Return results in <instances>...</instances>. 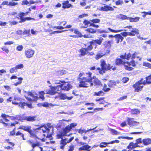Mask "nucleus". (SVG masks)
I'll return each instance as SVG.
<instances>
[{
	"label": "nucleus",
	"mask_w": 151,
	"mask_h": 151,
	"mask_svg": "<svg viewBox=\"0 0 151 151\" xmlns=\"http://www.w3.org/2000/svg\"><path fill=\"white\" fill-rule=\"evenodd\" d=\"M119 141L118 140H115L112 141H111L108 143H103L104 144L106 145V144H113L115 143H119Z\"/></svg>",
	"instance_id": "49"
},
{
	"label": "nucleus",
	"mask_w": 151,
	"mask_h": 151,
	"mask_svg": "<svg viewBox=\"0 0 151 151\" xmlns=\"http://www.w3.org/2000/svg\"><path fill=\"white\" fill-rule=\"evenodd\" d=\"M108 30H109L110 32H114V33H117L119 32H121L123 31L122 29H120L119 30H114L113 29H111L110 28H108Z\"/></svg>",
	"instance_id": "46"
},
{
	"label": "nucleus",
	"mask_w": 151,
	"mask_h": 151,
	"mask_svg": "<svg viewBox=\"0 0 151 151\" xmlns=\"http://www.w3.org/2000/svg\"><path fill=\"white\" fill-rule=\"evenodd\" d=\"M59 98L60 99L65 100L66 99L67 96L66 94L64 93H60L58 96L55 97V99Z\"/></svg>",
	"instance_id": "28"
},
{
	"label": "nucleus",
	"mask_w": 151,
	"mask_h": 151,
	"mask_svg": "<svg viewBox=\"0 0 151 151\" xmlns=\"http://www.w3.org/2000/svg\"><path fill=\"white\" fill-rule=\"evenodd\" d=\"M74 32L75 34L78 35L80 36H81V33L78 31V29H76L74 30Z\"/></svg>",
	"instance_id": "62"
},
{
	"label": "nucleus",
	"mask_w": 151,
	"mask_h": 151,
	"mask_svg": "<svg viewBox=\"0 0 151 151\" xmlns=\"http://www.w3.org/2000/svg\"><path fill=\"white\" fill-rule=\"evenodd\" d=\"M124 28H127L129 29H132L130 32H129V36H134L139 34L138 29L136 28H133L132 26L129 25L125 27Z\"/></svg>",
	"instance_id": "12"
},
{
	"label": "nucleus",
	"mask_w": 151,
	"mask_h": 151,
	"mask_svg": "<svg viewBox=\"0 0 151 151\" xmlns=\"http://www.w3.org/2000/svg\"><path fill=\"white\" fill-rule=\"evenodd\" d=\"M142 143L144 145H148L151 144V139L150 138L144 139L142 140Z\"/></svg>",
	"instance_id": "25"
},
{
	"label": "nucleus",
	"mask_w": 151,
	"mask_h": 151,
	"mask_svg": "<svg viewBox=\"0 0 151 151\" xmlns=\"http://www.w3.org/2000/svg\"><path fill=\"white\" fill-rule=\"evenodd\" d=\"M115 4L116 6L122 5L124 4V1L122 0H117L115 1Z\"/></svg>",
	"instance_id": "43"
},
{
	"label": "nucleus",
	"mask_w": 151,
	"mask_h": 151,
	"mask_svg": "<svg viewBox=\"0 0 151 151\" xmlns=\"http://www.w3.org/2000/svg\"><path fill=\"white\" fill-rule=\"evenodd\" d=\"M100 66L102 70L105 72L106 69V64L104 60H102L101 61Z\"/></svg>",
	"instance_id": "27"
},
{
	"label": "nucleus",
	"mask_w": 151,
	"mask_h": 151,
	"mask_svg": "<svg viewBox=\"0 0 151 151\" xmlns=\"http://www.w3.org/2000/svg\"><path fill=\"white\" fill-rule=\"evenodd\" d=\"M129 17H127L126 15H121L120 16V19L122 20H129Z\"/></svg>",
	"instance_id": "54"
},
{
	"label": "nucleus",
	"mask_w": 151,
	"mask_h": 151,
	"mask_svg": "<svg viewBox=\"0 0 151 151\" xmlns=\"http://www.w3.org/2000/svg\"><path fill=\"white\" fill-rule=\"evenodd\" d=\"M104 93L102 91H100L98 92H95L94 93V95L99 96L104 95Z\"/></svg>",
	"instance_id": "38"
},
{
	"label": "nucleus",
	"mask_w": 151,
	"mask_h": 151,
	"mask_svg": "<svg viewBox=\"0 0 151 151\" xmlns=\"http://www.w3.org/2000/svg\"><path fill=\"white\" fill-rule=\"evenodd\" d=\"M16 136H20V137L22 138L23 140H26V138L24 137V134L22 133L20 131H18L16 133Z\"/></svg>",
	"instance_id": "29"
},
{
	"label": "nucleus",
	"mask_w": 151,
	"mask_h": 151,
	"mask_svg": "<svg viewBox=\"0 0 151 151\" xmlns=\"http://www.w3.org/2000/svg\"><path fill=\"white\" fill-rule=\"evenodd\" d=\"M107 85L106 84H104L102 90L105 92H108L110 90V88L109 87L107 88Z\"/></svg>",
	"instance_id": "41"
},
{
	"label": "nucleus",
	"mask_w": 151,
	"mask_h": 151,
	"mask_svg": "<svg viewBox=\"0 0 151 151\" xmlns=\"http://www.w3.org/2000/svg\"><path fill=\"white\" fill-rule=\"evenodd\" d=\"M120 81L119 80L115 81L113 80H109L107 83V85L109 88H113L117 84L120 83Z\"/></svg>",
	"instance_id": "14"
},
{
	"label": "nucleus",
	"mask_w": 151,
	"mask_h": 151,
	"mask_svg": "<svg viewBox=\"0 0 151 151\" xmlns=\"http://www.w3.org/2000/svg\"><path fill=\"white\" fill-rule=\"evenodd\" d=\"M15 67L17 70L22 68L24 67V66L22 64H20L16 65Z\"/></svg>",
	"instance_id": "55"
},
{
	"label": "nucleus",
	"mask_w": 151,
	"mask_h": 151,
	"mask_svg": "<svg viewBox=\"0 0 151 151\" xmlns=\"http://www.w3.org/2000/svg\"><path fill=\"white\" fill-rule=\"evenodd\" d=\"M75 147L74 145L71 144L69 146L68 148L66 151H73Z\"/></svg>",
	"instance_id": "47"
},
{
	"label": "nucleus",
	"mask_w": 151,
	"mask_h": 151,
	"mask_svg": "<svg viewBox=\"0 0 151 151\" xmlns=\"http://www.w3.org/2000/svg\"><path fill=\"white\" fill-rule=\"evenodd\" d=\"M140 113V111L137 109H132L131 111V113L132 115H137Z\"/></svg>",
	"instance_id": "30"
},
{
	"label": "nucleus",
	"mask_w": 151,
	"mask_h": 151,
	"mask_svg": "<svg viewBox=\"0 0 151 151\" xmlns=\"http://www.w3.org/2000/svg\"><path fill=\"white\" fill-rule=\"evenodd\" d=\"M14 100L18 101L19 102L16 101H12V104L14 105H18V106L22 109H24L25 106H27L29 108L33 107L32 104L31 103H27V102H25L24 99L15 97L14 98Z\"/></svg>",
	"instance_id": "6"
},
{
	"label": "nucleus",
	"mask_w": 151,
	"mask_h": 151,
	"mask_svg": "<svg viewBox=\"0 0 151 151\" xmlns=\"http://www.w3.org/2000/svg\"><path fill=\"white\" fill-rule=\"evenodd\" d=\"M39 98L43 100L45 99V97L44 95L45 93L44 91H41L39 92Z\"/></svg>",
	"instance_id": "45"
},
{
	"label": "nucleus",
	"mask_w": 151,
	"mask_h": 151,
	"mask_svg": "<svg viewBox=\"0 0 151 151\" xmlns=\"http://www.w3.org/2000/svg\"><path fill=\"white\" fill-rule=\"evenodd\" d=\"M62 8L63 9H68L70 7H73V6L70 4L69 3L68 0L64 1L62 3Z\"/></svg>",
	"instance_id": "17"
},
{
	"label": "nucleus",
	"mask_w": 151,
	"mask_h": 151,
	"mask_svg": "<svg viewBox=\"0 0 151 151\" xmlns=\"http://www.w3.org/2000/svg\"><path fill=\"white\" fill-rule=\"evenodd\" d=\"M127 95H125L124 96H122L117 99L118 101H122L125 99L127 98Z\"/></svg>",
	"instance_id": "53"
},
{
	"label": "nucleus",
	"mask_w": 151,
	"mask_h": 151,
	"mask_svg": "<svg viewBox=\"0 0 151 151\" xmlns=\"http://www.w3.org/2000/svg\"><path fill=\"white\" fill-rule=\"evenodd\" d=\"M50 88L46 92V94L50 95H54L58 93V91H60L58 86H50Z\"/></svg>",
	"instance_id": "11"
},
{
	"label": "nucleus",
	"mask_w": 151,
	"mask_h": 151,
	"mask_svg": "<svg viewBox=\"0 0 151 151\" xmlns=\"http://www.w3.org/2000/svg\"><path fill=\"white\" fill-rule=\"evenodd\" d=\"M104 97H102L96 99V101H99V104H104L105 103V101L104 100Z\"/></svg>",
	"instance_id": "34"
},
{
	"label": "nucleus",
	"mask_w": 151,
	"mask_h": 151,
	"mask_svg": "<svg viewBox=\"0 0 151 151\" xmlns=\"http://www.w3.org/2000/svg\"><path fill=\"white\" fill-rule=\"evenodd\" d=\"M18 4L17 2H10L9 3V6H15L18 5Z\"/></svg>",
	"instance_id": "51"
},
{
	"label": "nucleus",
	"mask_w": 151,
	"mask_h": 151,
	"mask_svg": "<svg viewBox=\"0 0 151 151\" xmlns=\"http://www.w3.org/2000/svg\"><path fill=\"white\" fill-rule=\"evenodd\" d=\"M104 39L101 37H100L99 39L95 40H92L91 41L89 42L88 43L89 45L86 48L82 47L78 50L79 53V56L80 57L84 56L86 55L88 56H93L94 55V53L93 51L89 52L93 49V46H95L96 49L98 45H101Z\"/></svg>",
	"instance_id": "2"
},
{
	"label": "nucleus",
	"mask_w": 151,
	"mask_h": 151,
	"mask_svg": "<svg viewBox=\"0 0 151 151\" xmlns=\"http://www.w3.org/2000/svg\"><path fill=\"white\" fill-rule=\"evenodd\" d=\"M145 78V80L142 81L143 85L151 84V74L146 77Z\"/></svg>",
	"instance_id": "19"
},
{
	"label": "nucleus",
	"mask_w": 151,
	"mask_h": 151,
	"mask_svg": "<svg viewBox=\"0 0 151 151\" xmlns=\"http://www.w3.org/2000/svg\"><path fill=\"white\" fill-rule=\"evenodd\" d=\"M23 47L22 45L18 46L17 47V50L19 51H21L22 50Z\"/></svg>",
	"instance_id": "64"
},
{
	"label": "nucleus",
	"mask_w": 151,
	"mask_h": 151,
	"mask_svg": "<svg viewBox=\"0 0 151 151\" xmlns=\"http://www.w3.org/2000/svg\"><path fill=\"white\" fill-rule=\"evenodd\" d=\"M29 142L31 144L32 147L33 148L36 146H39L40 145V143L37 141L35 143H32L31 140H29Z\"/></svg>",
	"instance_id": "36"
},
{
	"label": "nucleus",
	"mask_w": 151,
	"mask_h": 151,
	"mask_svg": "<svg viewBox=\"0 0 151 151\" xmlns=\"http://www.w3.org/2000/svg\"><path fill=\"white\" fill-rule=\"evenodd\" d=\"M36 9V6H32L28 9V11L30 12L32 10H35Z\"/></svg>",
	"instance_id": "63"
},
{
	"label": "nucleus",
	"mask_w": 151,
	"mask_h": 151,
	"mask_svg": "<svg viewBox=\"0 0 151 151\" xmlns=\"http://www.w3.org/2000/svg\"><path fill=\"white\" fill-rule=\"evenodd\" d=\"M103 45L106 48H109L111 47V42L110 41H104Z\"/></svg>",
	"instance_id": "26"
},
{
	"label": "nucleus",
	"mask_w": 151,
	"mask_h": 151,
	"mask_svg": "<svg viewBox=\"0 0 151 151\" xmlns=\"http://www.w3.org/2000/svg\"><path fill=\"white\" fill-rule=\"evenodd\" d=\"M85 31L88 32L92 34L95 33L97 32V30L96 29L91 28H88L86 29Z\"/></svg>",
	"instance_id": "31"
},
{
	"label": "nucleus",
	"mask_w": 151,
	"mask_h": 151,
	"mask_svg": "<svg viewBox=\"0 0 151 151\" xmlns=\"http://www.w3.org/2000/svg\"><path fill=\"white\" fill-rule=\"evenodd\" d=\"M91 21L88 20L87 19H85L83 21V23L84 24V26H81V28H87L88 26H91V24H92V23H91Z\"/></svg>",
	"instance_id": "21"
},
{
	"label": "nucleus",
	"mask_w": 151,
	"mask_h": 151,
	"mask_svg": "<svg viewBox=\"0 0 151 151\" xmlns=\"http://www.w3.org/2000/svg\"><path fill=\"white\" fill-rule=\"evenodd\" d=\"M36 117L35 116H26L24 119L27 121L33 122L36 120Z\"/></svg>",
	"instance_id": "24"
},
{
	"label": "nucleus",
	"mask_w": 151,
	"mask_h": 151,
	"mask_svg": "<svg viewBox=\"0 0 151 151\" xmlns=\"http://www.w3.org/2000/svg\"><path fill=\"white\" fill-rule=\"evenodd\" d=\"M96 69L99 70V73L101 74H103V73H105L104 71L102 70L101 68H100L99 67H98L96 68Z\"/></svg>",
	"instance_id": "58"
},
{
	"label": "nucleus",
	"mask_w": 151,
	"mask_h": 151,
	"mask_svg": "<svg viewBox=\"0 0 151 151\" xmlns=\"http://www.w3.org/2000/svg\"><path fill=\"white\" fill-rule=\"evenodd\" d=\"M17 70L16 67H15L10 69L9 70V72L11 73H13L14 72H16L17 71Z\"/></svg>",
	"instance_id": "52"
},
{
	"label": "nucleus",
	"mask_w": 151,
	"mask_h": 151,
	"mask_svg": "<svg viewBox=\"0 0 151 151\" xmlns=\"http://www.w3.org/2000/svg\"><path fill=\"white\" fill-rule=\"evenodd\" d=\"M79 84V86L80 87L87 88L88 87V83L92 82V73L91 72L86 73L84 74V76L80 78Z\"/></svg>",
	"instance_id": "3"
},
{
	"label": "nucleus",
	"mask_w": 151,
	"mask_h": 151,
	"mask_svg": "<svg viewBox=\"0 0 151 151\" xmlns=\"http://www.w3.org/2000/svg\"><path fill=\"white\" fill-rule=\"evenodd\" d=\"M30 32V30H25L23 32L22 34L23 35H29Z\"/></svg>",
	"instance_id": "61"
},
{
	"label": "nucleus",
	"mask_w": 151,
	"mask_h": 151,
	"mask_svg": "<svg viewBox=\"0 0 151 151\" xmlns=\"http://www.w3.org/2000/svg\"><path fill=\"white\" fill-rule=\"evenodd\" d=\"M2 50L4 51L6 53H8L9 52V50L6 47L4 46L3 47L1 48Z\"/></svg>",
	"instance_id": "56"
},
{
	"label": "nucleus",
	"mask_w": 151,
	"mask_h": 151,
	"mask_svg": "<svg viewBox=\"0 0 151 151\" xmlns=\"http://www.w3.org/2000/svg\"><path fill=\"white\" fill-rule=\"evenodd\" d=\"M123 59L120 58H117L115 60V64L116 65L121 66L124 65V62Z\"/></svg>",
	"instance_id": "23"
},
{
	"label": "nucleus",
	"mask_w": 151,
	"mask_h": 151,
	"mask_svg": "<svg viewBox=\"0 0 151 151\" xmlns=\"http://www.w3.org/2000/svg\"><path fill=\"white\" fill-rule=\"evenodd\" d=\"M18 79L19 81L14 84V85L15 86H17L19 85L20 84L22 83V80H23V78L21 77L18 78Z\"/></svg>",
	"instance_id": "42"
},
{
	"label": "nucleus",
	"mask_w": 151,
	"mask_h": 151,
	"mask_svg": "<svg viewBox=\"0 0 151 151\" xmlns=\"http://www.w3.org/2000/svg\"><path fill=\"white\" fill-rule=\"evenodd\" d=\"M106 54V53L104 52L103 51H100L96 54L95 58L96 60H98L105 55Z\"/></svg>",
	"instance_id": "22"
},
{
	"label": "nucleus",
	"mask_w": 151,
	"mask_h": 151,
	"mask_svg": "<svg viewBox=\"0 0 151 151\" xmlns=\"http://www.w3.org/2000/svg\"><path fill=\"white\" fill-rule=\"evenodd\" d=\"M134 60H132L130 61H126L124 62V66L125 69L128 71H130L133 70L134 68L131 67L136 66V63Z\"/></svg>",
	"instance_id": "9"
},
{
	"label": "nucleus",
	"mask_w": 151,
	"mask_h": 151,
	"mask_svg": "<svg viewBox=\"0 0 151 151\" xmlns=\"http://www.w3.org/2000/svg\"><path fill=\"white\" fill-rule=\"evenodd\" d=\"M91 22H92V23L93 24L96 23H99L100 21V19H93L91 20H90Z\"/></svg>",
	"instance_id": "48"
},
{
	"label": "nucleus",
	"mask_w": 151,
	"mask_h": 151,
	"mask_svg": "<svg viewBox=\"0 0 151 151\" xmlns=\"http://www.w3.org/2000/svg\"><path fill=\"white\" fill-rule=\"evenodd\" d=\"M106 70H110L111 69L113 70H116V68L115 67H113L112 66H111V65L108 64H107V65L106 67Z\"/></svg>",
	"instance_id": "35"
},
{
	"label": "nucleus",
	"mask_w": 151,
	"mask_h": 151,
	"mask_svg": "<svg viewBox=\"0 0 151 151\" xmlns=\"http://www.w3.org/2000/svg\"><path fill=\"white\" fill-rule=\"evenodd\" d=\"M24 53L27 58H30L33 56L35 53V51L31 49H28L25 50Z\"/></svg>",
	"instance_id": "15"
},
{
	"label": "nucleus",
	"mask_w": 151,
	"mask_h": 151,
	"mask_svg": "<svg viewBox=\"0 0 151 151\" xmlns=\"http://www.w3.org/2000/svg\"><path fill=\"white\" fill-rule=\"evenodd\" d=\"M139 54L138 52H135L132 54L129 52H125L124 54L121 55L120 56V58L122 59H126L129 60L130 59L132 60H134L137 58L139 60H141L142 58L139 56H138Z\"/></svg>",
	"instance_id": "7"
},
{
	"label": "nucleus",
	"mask_w": 151,
	"mask_h": 151,
	"mask_svg": "<svg viewBox=\"0 0 151 151\" xmlns=\"http://www.w3.org/2000/svg\"><path fill=\"white\" fill-rule=\"evenodd\" d=\"M129 80V78L127 77H124L122 79V81L123 83H126Z\"/></svg>",
	"instance_id": "50"
},
{
	"label": "nucleus",
	"mask_w": 151,
	"mask_h": 151,
	"mask_svg": "<svg viewBox=\"0 0 151 151\" xmlns=\"http://www.w3.org/2000/svg\"><path fill=\"white\" fill-rule=\"evenodd\" d=\"M121 34L122 35V37H126L127 36H129V32H124L121 33Z\"/></svg>",
	"instance_id": "60"
},
{
	"label": "nucleus",
	"mask_w": 151,
	"mask_h": 151,
	"mask_svg": "<svg viewBox=\"0 0 151 151\" xmlns=\"http://www.w3.org/2000/svg\"><path fill=\"white\" fill-rule=\"evenodd\" d=\"M143 65L149 68H151V64L148 63L144 62L143 63Z\"/></svg>",
	"instance_id": "59"
},
{
	"label": "nucleus",
	"mask_w": 151,
	"mask_h": 151,
	"mask_svg": "<svg viewBox=\"0 0 151 151\" xmlns=\"http://www.w3.org/2000/svg\"><path fill=\"white\" fill-rule=\"evenodd\" d=\"M77 125V124L73 122L70 124L69 125L66 126L64 128L62 129L61 131H60L59 133L57 134L56 137L57 139H61L60 141V148L64 150L65 146L68 143L72 141L74 139V137H72L69 139L67 138H63V137L67 135V134L75 128Z\"/></svg>",
	"instance_id": "1"
},
{
	"label": "nucleus",
	"mask_w": 151,
	"mask_h": 151,
	"mask_svg": "<svg viewBox=\"0 0 151 151\" xmlns=\"http://www.w3.org/2000/svg\"><path fill=\"white\" fill-rule=\"evenodd\" d=\"M30 12L28 11L26 12H20L18 14L19 17H16L15 18H17V19H20V20L19 22L16 21H13L9 22L10 24L11 25H16L19 23H22L25 22L26 20L29 21L31 20H35V19L34 18L31 17H24L26 16Z\"/></svg>",
	"instance_id": "5"
},
{
	"label": "nucleus",
	"mask_w": 151,
	"mask_h": 151,
	"mask_svg": "<svg viewBox=\"0 0 151 151\" xmlns=\"http://www.w3.org/2000/svg\"><path fill=\"white\" fill-rule=\"evenodd\" d=\"M109 130L111 132V133L113 134L117 135L119 134V132L113 129L109 128Z\"/></svg>",
	"instance_id": "44"
},
{
	"label": "nucleus",
	"mask_w": 151,
	"mask_h": 151,
	"mask_svg": "<svg viewBox=\"0 0 151 151\" xmlns=\"http://www.w3.org/2000/svg\"><path fill=\"white\" fill-rule=\"evenodd\" d=\"M133 119L134 118H128L127 120L128 124L130 126H134L136 125L137 123H139L138 122L134 121Z\"/></svg>",
	"instance_id": "20"
},
{
	"label": "nucleus",
	"mask_w": 151,
	"mask_h": 151,
	"mask_svg": "<svg viewBox=\"0 0 151 151\" xmlns=\"http://www.w3.org/2000/svg\"><path fill=\"white\" fill-rule=\"evenodd\" d=\"M140 17H135L132 18L129 17V21L131 22H137L139 21Z\"/></svg>",
	"instance_id": "32"
},
{
	"label": "nucleus",
	"mask_w": 151,
	"mask_h": 151,
	"mask_svg": "<svg viewBox=\"0 0 151 151\" xmlns=\"http://www.w3.org/2000/svg\"><path fill=\"white\" fill-rule=\"evenodd\" d=\"M114 37H115V41L116 43H118L119 42H122L124 39V37L120 34H118L114 35Z\"/></svg>",
	"instance_id": "18"
},
{
	"label": "nucleus",
	"mask_w": 151,
	"mask_h": 151,
	"mask_svg": "<svg viewBox=\"0 0 151 151\" xmlns=\"http://www.w3.org/2000/svg\"><path fill=\"white\" fill-rule=\"evenodd\" d=\"M143 78H141L139 81L136 82L134 84L132 85V86L134 89V91L135 92H139L141 91L144 86H141L143 85Z\"/></svg>",
	"instance_id": "10"
},
{
	"label": "nucleus",
	"mask_w": 151,
	"mask_h": 151,
	"mask_svg": "<svg viewBox=\"0 0 151 151\" xmlns=\"http://www.w3.org/2000/svg\"><path fill=\"white\" fill-rule=\"evenodd\" d=\"M74 131L76 132L77 131H78V133L79 134H83L84 132H86V131H85L84 129H82L81 128L78 129H75L74 130Z\"/></svg>",
	"instance_id": "39"
},
{
	"label": "nucleus",
	"mask_w": 151,
	"mask_h": 151,
	"mask_svg": "<svg viewBox=\"0 0 151 151\" xmlns=\"http://www.w3.org/2000/svg\"><path fill=\"white\" fill-rule=\"evenodd\" d=\"M1 116L5 120V121L6 122H8L9 121V120L7 119L6 118L7 117H10L11 116L9 115H6L5 114H1Z\"/></svg>",
	"instance_id": "37"
},
{
	"label": "nucleus",
	"mask_w": 151,
	"mask_h": 151,
	"mask_svg": "<svg viewBox=\"0 0 151 151\" xmlns=\"http://www.w3.org/2000/svg\"><path fill=\"white\" fill-rule=\"evenodd\" d=\"M136 146H134V143L133 142H131L128 145L127 147V148L129 149H131L132 148H135Z\"/></svg>",
	"instance_id": "40"
},
{
	"label": "nucleus",
	"mask_w": 151,
	"mask_h": 151,
	"mask_svg": "<svg viewBox=\"0 0 151 151\" xmlns=\"http://www.w3.org/2000/svg\"><path fill=\"white\" fill-rule=\"evenodd\" d=\"M42 125L36 128L31 129V127L30 125H23L20 126L18 128L19 129H22L25 131L27 132L30 134V136L32 137L37 138V135L36 134L37 132V130H41Z\"/></svg>",
	"instance_id": "4"
},
{
	"label": "nucleus",
	"mask_w": 151,
	"mask_h": 151,
	"mask_svg": "<svg viewBox=\"0 0 151 151\" xmlns=\"http://www.w3.org/2000/svg\"><path fill=\"white\" fill-rule=\"evenodd\" d=\"M91 149V146L88 144H86L83 145L82 146L79 148L78 150L80 151L85 150L86 151H90Z\"/></svg>",
	"instance_id": "16"
},
{
	"label": "nucleus",
	"mask_w": 151,
	"mask_h": 151,
	"mask_svg": "<svg viewBox=\"0 0 151 151\" xmlns=\"http://www.w3.org/2000/svg\"><path fill=\"white\" fill-rule=\"evenodd\" d=\"M60 84L58 85L59 88H60V91L63 90L64 91H68L72 88V86L68 82H65L64 81H60L59 82L57 83L58 84Z\"/></svg>",
	"instance_id": "8"
},
{
	"label": "nucleus",
	"mask_w": 151,
	"mask_h": 151,
	"mask_svg": "<svg viewBox=\"0 0 151 151\" xmlns=\"http://www.w3.org/2000/svg\"><path fill=\"white\" fill-rule=\"evenodd\" d=\"M109 5H106L104 6H101L100 8V10L102 11L107 12L108 11H113L114 9H117V7L115 6H113V7L110 6Z\"/></svg>",
	"instance_id": "13"
},
{
	"label": "nucleus",
	"mask_w": 151,
	"mask_h": 151,
	"mask_svg": "<svg viewBox=\"0 0 151 151\" xmlns=\"http://www.w3.org/2000/svg\"><path fill=\"white\" fill-rule=\"evenodd\" d=\"M42 127L41 130L43 132L45 133L46 132H48L50 131V129L47 127V126L45 124L42 125Z\"/></svg>",
	"instance_id": "33"
},
{
	"label": "nucleus",
	"mask_w": 151,
	"mask_h": 151,
	"mask_svg": "<svg viewBox=\"0 0 151 151\" xmlns=\"http://www.w3.org/2000/svg\"><path fill=\"white\" fill-rule=\"evenodd\" d=\"M94 83L95 85H99L101 84V82L97 79H96L94 80Z\"/></svg>",
	"instance_id": "57"
}]
</instances>
